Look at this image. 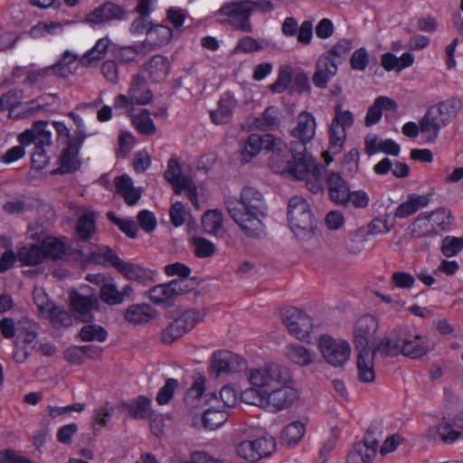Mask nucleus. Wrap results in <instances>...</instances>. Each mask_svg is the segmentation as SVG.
<instances>
[{
  "label": "nucleus",
  "mask_w": 463,
  "mask_h": 463,
  "mask_svg": "<svg viewBox=\"0 0 463 463\" xmlns=\"http://www.w3.org/2000/svg\"><path fill=\"white\" fill-rule=\"evenodd\" d=\"M225 206L230 217L247 237H261L265 229L262 220L267 215L268 207L260 191L245 186L241 191L240 199L228 197Z\"/></svg>",
  "instance_id": "obj_1"
},
{
  "label": "nucleus",
  "mask_w": 463,
  "mask_h": 463,
  "mask_svg": "<svg viewBox=\"0 0 463 463\" xmlns=\"http://www.w3.org/2000/svg\"><path fill=\"white\" fill-rule=\"evenodd\" d=\"M429 350L426 336L413 335L409 326L395 327L389 336L383 337L374 346V352H379L383 358L404 356L416 359L423 356Z\"/></svg>",
  "instance_id": "obj_2"
},
{
  "label": "nucleus",
  "mask_w": 463,
  "mask_h": 463,
  "mask_svg": "<svg viewBox=\"0 0 463 463\" xmlns=\"http://www.w3.org/2000/svg\"><path fill=\"white\" fill-rule=\"evenodd\" d=\"M250 381L253 387L241 392V402L266 409L267 388L273 383H287L290 381V373L287 367L271 363L262 369L251 370Z\"/></svg>",
  "instance_id": "obj_3"
},
{
  "label": "nucleus",
  "mask_w": 463,
  "mask_h": 463,
  "mask_svg": "<svg viewBox=\"0 0 463 463\" xmlns=\"http://www.w3.org/2000/svg\"><path fill=\"white\" fill-rule=\"evenodd\" d=\"M461 100L456 97L439 102L429 108L420 120L421 133H428L427 142L433 143L439 130L454 118L461 109Z\"/></svg>",
  "instance_id": "obj_4"
},
{
  "label": "nucleus",
  "mask_w": 463,
  "mask_h": 463,
  "mask_svg": "<svg viewBox=\"0 0 463 463\" xmlns=\"http://www.w3.org/2000/svg\"><path fill=\"white\" fill-rule=\"evenodd\" d=\"M288 221L292 232L299 240L312 238L317 230L315 218L309 203L301 196H293L288 203Z\"/></svg>",
  "instance_id": "obj_5"
},
{
  "label": "nucleus",
  "mask_w": 463,
  "mask_h": 463,
  "mask_svg": "<svg viewBox=\"0 0 463 463\" xmlns=\"http://www.w3.org/2000/svg\"><path fill=\"white\" fill-rule=\"evenodd\" d=\"M68 116L73 120L77 128L74 131L73 139H70L68 147H64L59 156L60 167L53 170L52 174L65 175L77 172L81 166L79 153L84 140L87 137L85 125L81 117L71 111Z\"/></svg>",
  "instance_id": "obj_6"
},
{
  "label": "nucleus",
  "mask_w": 463,
  "mask_h": 463,
  "mask_svg": "<svg viewBox=\"0 0 463 463\" xmlns=\"http://www.w3.org/2000/svg\"><path fill=\"white\" fill-rule=\"evenodd\" d=\"M260 150L271 152L269 163V165L271 161L275 160L276 157H279L280 155L288 153L287 145L280 138L275 137L272 134H250L241 151V163L243 165L249 163Z\"/></svg>",
  "instance_id": "obj_7"
},
{
  "label": "nucleus",
  "mask_w": 463,
  "mask_h": 463,
  "mask_svg": "<svg viewBox=\"0 0 463 463\" xmlns=\"http://www.w3.org/2000/svg\"><path fill=\"white\" fill-rule=\"evenodd\" d=\"M270 168L277 173L288 172L298 180H304L313 172H319V165L311 156L289 159L288 152L271 161Z\"/></svg>",
  "instance_id": "obj_8"
},
{
  "label": "nucleus",
  "mask_w": 463,
  "mask_h": 463,
  "mask_svg": "<svg viewBox=\"0 0 463 463\" xmlns=\"http://www.w3.org/2000/svg\"><path fill=\"white\" fill-rule=\"evenodd\" d=\"M318 347L323 358L334 367H343L350 358L351 346L346 340L323 335L319 338Z\"/></svg>",
  "instance_id": "obj_9"
},
{
  "label": "nucleus",
  "mask_w": 463,
  "mask_h": 463,
  "mask_svg": "<svg viewBox=\"0 0 463 463\" xmlns=\"http://www.w3.org/2000/svg\"><path fill=\"white\" fill-rule=\"evenodd\" d=\"M378 321L372 315L361 317L354 327V345L357 352L373 351Z\"/></svg>",
  "instance_id": "obj_10"
},
{
  "label": "nucleus",
  "mask_w": 463,
  "mask_h": 463,
  "mask_svg": "<svg viewBox=\"0 0 463 463\" xmlns=\"http://www.w3.org/2000/svg\"><path fill=\"white\" fill-rule=\"evenodd\" d=\"M282 321L288 332L301 341L309 338L313 328L312 318L297 307H288L282 312Z\"/></svg>",
  "instance_id": "obj_11"
},
{
  "label": "nucleus",
  "mask_w": 463,
  "mask_h": 463,
  "mask_svg": "<svg viewBox=\"0 0 463 463\" xmlns=\"http://www.w3.org/2000/svg\"><path fill=\"white\" fill-rule=\"evenodd\" d=\"M222 16L229 17V24L234 29L244 33L253 31L250 23V16L253 14V8L250 5H243L241 3H224L218 10Z\"/></svg>",
  "instance_id": "obj_12"
},
{
  "label": "nucleus",
  "mask_w": 463,
  "mask_h": 463,
  "mask_svg": "<svg viewBox=\"0 0 463 463\" xmlns=\"http://www.w3.org/2000/svg\"><path fill=\"white\" fill-rule=\"evenodd\" d=\"M247 368V362L240 355L227 350L214 352L211 357V370L215 377L241 372Z\"/></svg>",
  "instance_id": "obj_13"
},
{
  "label": "nucleus",
  "mask_w": 463,
  "mask_h": 463,
  "mask_svg": "<svg viewBox=\"0 0 463 463\" xmlns=\"http://www.w3.org/2000/svg\"><path fill=\"white\" fill-rule=\"evenodd\" d=\"M199 315L200 313L195 309L184 312L181 316L169 323L162 331V342L165 345H170L175 340L192 330L200 319Z\"/></svg>",
  "instance_id": "obj_14"
},
{
  "label": "nucleus",
  "mask_w": 463,
  "mask_h": 463,
  "mask_svg": "<svg viewBox=\"0 0 463 463\" xmlns=\"http://www.w3.org/2000/svg\"><path fill=\"white\" fill-rule=\"evenodd\" d=\"M286 383H273L267 388L266 410L278 412L291 406L297 399V391Z\"/></svg>",
  "instance_id": "obj_15"
},
{
  "label": "nucleus",
  "mask_w": 463,
  "mask_h": 463,
  "mask_svg": "<svg viewBox=\"0 0 463 463\" xmlns=\"http://www.w3.org/2000/svg\"><path fill=\"white\" fill-rule=\"evenodd\" d=\"M126 16L127 10L124 6L108 1L88 14L82 20V23L91 25H100L113 21L124 20Z\"/></svg>",
  "instance_id": "obj_16"
},
{
  "label": "nucleus",
  "mask_w": 463,
  "mask_h": 463,
  "mask_svg": "<svg viewBox=\"0 0 463 463\" xmlns=\"http://www.w3.org/2000/svg\"><path fill=\"white\" fill-rule=\"evenodd\" d=\"M70 300L72 309L80 316L82 323H92L94 316L91 310H99V301L94 295L83 296L77 291L70 294Z\"/></svg>",
  "instance_id": "obj_17"
},
{
  "label": "nucleus",
  "mask_w": 463,
  "mask_h": 463,
  "mask_svg": "<svg viewBox=\"0 0 463 463\" xmlns=\"http://www.w3.org/2000/svg\"><path fill=\"white\" fill-rule=\"evenodd\" d=\"M118 408L126 411L131 418L136 420H153L155 416L151 400L144 395L128 401H121L118 403Z\"/></svg>",
  "instance_id": "obj_18"
},
{
  "label": "nucleus",
  "mask_w": 463,
  "mask_h": 463,
  "mask_svg": "<svg viewBox=\"0 0 463 463\" xmlns=\"http://www.w3.org/2000/svg\"><path fill=\"white\" fill-rule=\"evenodd\" d=\"M337 62L328 55H321L316 64L312 80L316 87L325 89L327 82L336 74Z\"/></svg>",
  "instance_id": "obj_19"
},
{
  "label": "nucleus",
  "mask_w": 463,
  "mask_h": 463,
  "mask_svg": "<svg viewBox=\"0 0 463 463\" xmlns=\"http://www.w3.org/2000/svg\"><path fill=\"white\" fill-rule=\"evenodd\" d=\"M330 199L336 204L346 206V200L350 193L347 182L339 173L331 172L326 178Z\"/></svg>",
  "instance_id": "obj_20"
},
{
  "label": "nucleus",
  "mask_w": 463,
  "mask_h": 463,
  "mask_svg": "<svg viewBox=\"0 0 463 463\" xmlns=\"http://www.w3.org/2000/svg\"><path fill=\"white\" fill-rule=\"evenodd\" d=\"M379 354L373 351H360L357 354L358 380L364 383H371L375 380L373 358Z\"/></svg>",
  "instance_id": "obj_21"
},
{
  "label": "nucleus",
  "mask_w": 463,
  "mask_h": 463,
  "mask_svg": "<svg viewBox=\"0 0 463 463\" xmlns=\"http://www.w3.org/2000/svg\"><path fill=\"white\" fill-rule=\"evenodd\" d=\"M181 172V165L177 158H170L164 176L172 184L175 194H181L184 188L188 187L192 183V180L187 176L182 175Z\"/></svg>",
  "instance_id": "obj_22"
},
{
  "label": "nucleus",
  "mask_w": 463,
  "mask_h": 463,
  "mask_svg": "<svg viewBox=\"0 0 463 463\" xmlns=\"http://www.w3.org/2000/svg\"><path fill=\"white\" fill-rule=\"evenodd\" d=\"M118 271L125 279L137 281L144 286L153 281L154 272L137 263L124 261Z\"/></svg>",
  "instance_id": "obj_23"
},
{
  "label": "nucleus",
  "mask_w": 463,
  "mask_h": 463,
  "mask_svg": "<svg viewBox=\"0 0 463 463\" xmlns=\"http://www.w3.org/2000/svg\"><path fill=\"white\" fill-rule=\"evenodd\" d=\"M128 94L137 105L148 104L153 99V93L147 87L146 78L140 74L133 77Z\"/></svg>",
  "instance_id": "obj_24"
},
{
  "label": "nucleus",
  "mask_w": 463,
  "mask_h": 463,
  "mask_svg": "<svg viewBox=\"0 0 463 463\" xmlns=\"http://www.w3.org/2000/svg\"><path fill=\"white\" fill-rule=\"evenodd\" d=\"M316 134V120L314 116L307 111H302L298 116V126L291 131V135L297 139L312 140Z\"/></svg>",
  "instance_id": "obj_25"
},
{
  "label": "nucleus",
  "mask_w": 463,
  "mask_h": 463,
  "mask_svg": "<svg viewBox=\"0 0 463 463\" xmlns=\"http://www.w3.org/2000/svg\"><path fill=\"white\" fill-rule=\"evenodd\" d=\"M235 99L230 94H223L218 101V108L211 111V119L216 125L227 124L232 117V109L236 106Z\"/></svg>",
  "instance_id": "obj_26"
},
{
  "label": "nucleus",
  "mask_w": 463,
  "mask_h": 463,
  "mask_svg": "<svg viewBox=\"0 0 463 463\" xmlns=\"http://www.w3.org/2000/svg\"><path fill=\"white\" fill-rule=\"evenodd\" d=\"M155 313L148 304H133L126 309L124 318L133 325L146 324L155 317Z\"/></svg>",
  "instance_id": "obj_27"
},
{
  "label": "nucleus",
  "mask_w": 463,
  "mask_h": 463,
  "mask_svg": "<svg viewBox=\"0 0 463 463\" xmlns=\"http://www.w3.org/2000/svg\"><path fill=\"white\" fill-rule=\"evenodd\" d=\"M145 70L153 82H160L166 78L170 71V62L163 55H154L148 62L144 65Z\"/></svg>",
  "instance_id": "obj_28"
},
{
  "label": "nucleus",
  "mask_w": 463,
  "mask_h": 463,
  "mask_svg": "<svg viewBox=\"0 0 463 463\" xmlns=\"http://www.w3.org/2000/svg\"><path fill=\"white\" fill-rule=\"evenodd\" d=\"M173 37V30L163 24H152L146 30V38L144 43L153 47V49L160 48L166 45Z\"/></svg>",
  "instance_id": "obj_29"
},
{
  "label": "nucleus",
  "mask_w": 463,
  "mask_h": 463,
  "mask_svg": "<svg viewBox=\"0 0 463 463\" xmlns=\"http://www.w3.org/2000/svg\"><path fill=\"white\" fill-rule=\"evenodd\" d=\"M172 288L170 282L154 286L147 291L148 298L156 306L173 307L176 296Z\"/></svg>",
  "instance_id": "obj_30"
},
{
  "label": "nucleus",
  "mask_w": 463,
  "mask_h": 463,
  "mask_svg": "<svg viewBox=\"0 0 463 463\" xmlns=\"http://www.w3.org/2000/svg\"><path fill=\"white\" fill-rule=\"evenodd\" d=\"M429 202V197L426 195L411 194L408 195L407 201L403 202L396 208L394 216L400 219L406 218L415 213L420 208L426 207Z\"/></svg>",
  "instance_id": "obj_31"
},
{
  "label": "nucleus",
  "mask_w": 463,
  "mask_h": 463,
  "mask_svg": "<svg viewBox=\"0 0 463 463\" xmlns=\"http://www.w3.org/2000/svg\"><path fill=\"white\" fill-rule=\"evenodd\" d=\"M279 125L280 111L275 106L267 107L261 116L255 118L253 120L255 128L261 131L276 129Z\"/></svg>",
  "instance_id": "obj_32"
},
{
  "label": "nucleus",
  "mask_w": 463,
  "mask_h": 463,
  "mask_svg": "<svg viewBox=\"0 0 463 463\" xmlns=\"http://www.w3.org/2000/svg\"><path fill=\"white\" fill-rule=\"evenodd\" d=\"M36 305L41 312H48L52 323L62 326H70L72 324L71 316L64 308L55 306L53 303L49 304L48 301L44 305L43 300L42 303L36 301Z\"/></svg>",
  "instance_id": "obj_33"
},
{
  "label": "nucleus",
  "mask_w": 463,
  "mask_h": 463,
  "mask_svg": "<svg viewBox=\"0 0 463 463\" xmlns=\"http://www.w3.org/2000/svg\"><path fill=\"white\" fill-rule=\"evenodd\" d=\"M305 431V423L300 420L292 421L282 430V444L287 447H295L304 437Z\"/></svg>",
  "instance_id": "obj_34"
},
{
  "label": "nucleus",
  "mask_w": 463,
  "mask_h": 463,
  "mask_svg": "<svg viewBox=\"0 0 463 463\" xmlns=\"http://www.w3.org/2000/svg\"><path fill=\"white\" fill-rule=\"evenodd\" d=\"M376 449L362 442L354 443L346 456L347 463H368L376 456Z\"/></svg>",
  "instance_id": "obj_35"
},
{
  "label": "nucleus",
  "mask_w": 463,
  "mask_h": 463,
  "mask_svg": "<svg viewBox=\"0 0 463 463\" xmlns=\"http://www.w3.org/2000/svg\"><path fill=\"white\" fill-rule=\"evenodd\" d=\"M109 43L110 40L108 37L98 40L94 47L85 52L80 58V64L89 67L92 65V62L102 60L106 55Z\"/></svg>",
  "instance_id": "obj_36"
},
{
  "label": "nucleus",
  "mask_w": 463,
  "mask_h": 463,
  "mask_svg": "<svg viewBox=\"0 0 463 463\" xmlns=\"http://www.w3.org/2000/svg\"><path fill=\"white\" fill-rule=\"evenodd\" d=\"M40 245L43 249L44 260H61L65 255L66 247L60 239L54 237H47L43 240Z\"/></svg>",
  "instance_id": "obj_37"
},
{
  "label": "nucleus",
  "mask_w": 463,
  "mask_h": 463,
  "mask_svg": "<svg viewBox=\"0 0 463 463\" xmlns=\"http://www.w3.org/2000/svg\"><path fill=\"white\" fill-rule=\"evenodd\" d=\"M286 355L294 364L307 366L314 362L313 356L316 354L303 345H290L287 347Z\"/></svg>",
  "instance_id": "obj_38"
},
{
  "label": "nucleus",
  "mask_w": 463,
  "mask_h": 463,
  "mask_svg": "<svg viewBox=\"0 0 463 463\" xmlns=\"http://www.w3.org/2000/svg\"><path fill=\"white\" fill-rule=\"evenodd\" d=\"M17 258L23 265L26 266H35L44 260L43 249L38 244L22 247L18 250Z\"/></svg>",
  "instance_id": "obj_39"
},
{
  "label": "nucleus",
  "mask_w": 463,
  "mask_h": 463,
  "mask_svg": "<svg viewBox=\"0 0 463 463\" xmlns=\"http://www.w3.org/2000/svg\"><path fill=\"white\" fill-rule=\"evenodd\" d=\"M228 420V413L223 410L210 408L206 410L202 417L203 426L207 430H216Z\"/></svg>",
  "instance_id": "obj_40"
},
{
  "label": "nucleus",
  "mask_w": 463,
  "mask_h": 463,
  "mask_svg": "<svg viewBox=\"0 0 463 463\" xmlns=\"http://www.w3.org/2000/svg\"><path fill=\"white\" fill-rule=\"evenodd\" d=\"M150 116L151 112L147 109H144L132 118V124L140 134L152 136L156 132V128Z\"/></svg>",
  "instance_id": "obj_41"
},
{
  "label": "nucleus",
  "mask_w": 463,
  "mask_h": 463,
  "mask_svg": "<svg viewBox=\"0 0 463 463\" xmlns=\"http://www.w3.org/2000/svg\"><path fill=\"white\" fill-rule=\"evenodd\" d=\"M95 231V220L92 213H85L79 218L76 232L80 240L88 241Z\"/></svg>",
  "instance_id": "obj_42"
},
{
  "label": "nucleus",
  "mask_w": 463,
  "mask_h": 463,
  "mask_svg": "<svg viewBox=\"0 0 463 463\" xmlns=\"http://www.w3.org/2000/svg\"><path fill=\"white\" fill-rule=\"evenodd\" d=\"M458 430L459 429L454 425V418L451 421L443 419L437 426V431L441 440L446 444H451L462 436V432Z\"/></svg>",
  "instance_id": "obj_43"
},
{
  "label": "nucleus",
  "mask_w": 463,
  "mask_h": 463,
  "mask_svg": "<svg viewBox=\"0 0 463 463\" xmlns=\"http://www.w3.org/2000/svg\"><path fill=\"white\" fill-rule=\"evenodd\" d=\"M364 227H360L349 233L346 241V250L350 254L358 255L364 249V242L367 241Z\"/></svg>",
  "instance_id": "obj_44"
},
{
  "label": "nucleus",
  "mask_w": 463,
  "mask_h": 463,
  "mask_svg": "<svg viewBox=\"0 0 463 463\" xmlns=\"http://www.w3.org/2000/svg\"><path fill=\"white\" fill-rule=\"evenodd\" d=\"M79 336L82 341L91 342L99 341L104 342L108 337L107 330L97 324H90L81 327Z\"/></svg>",
  "instance_id": "obj_45"
},
{
  "label": "nucleus",
  "mask_w": 463,
  "mask_h": 463,
  "mask_svg": "<svg viewBox=\"0 0 463 463\" xmlns=\"http://www.w3.org/2000/svg\"><path fill=\"white\" fill-rule=\"evenodd\" d=\"M222 213L218 209L208 210L203 216L202 223L208 233H216L222 225Z\"/></svg>",
  "instance_id": "obj_46"
},
{
  "label": "nucleus",
  "mask_w": 463,
  "mask_h": 463,
  "mask_svg": "<svg viewBox=\"0 0 463 463\" xmlns=\"http://www.w3.org/2000/svg\"><path fill=\"white\" fill-rule=\"evenodd\" d=\"M292 80V68L289 65L280 66L277 80L269 86L274 93L284 92Z\"/></svg>",
  "instance_id": "obj_47"
},
{
  "label": "nucleus",
  "mask_w": 463,
  "mask_h": 463,
  "mask_svg": "<svg viewBox=\"0 0 463 463\" xmlns=\"http://www.w3.org/2000/svg\"><path fill=\"white\" fill-rule=\"evenodd\" d=\"M107 218L112 222L118 228L125 233L128 237L135 239L137 235V226L132 220H124L116 215L112 211L107 213Z\"/></svg>",
  "instance_id": "obj_48"
},
{
  "label": "nucleus",
  "mask_w": 463,
  "mask_h": 463,
  "mask_svg": "<svg viewBox=\"0 0 463 463\" xmlns=\"http://www.w3.org/2000/svg\"><path fill=\"white\" fill-rule=\"evenodd\" d=\"M99 298L109 306L122 304V296L114 283L108 282L100 287Z\"/></svg>",
  "instance_id": "obj_49"
},
{
  "label": "nucleus",
  "mask_w": 463,
  "mask_h": 463,
  "mask_svg": "<svg viewBox=\"0 0 463 463\" xmlns=\"http://www.w3.org/2000/svg\"><path fill=\"white\" fill-rule=\"evenodd\" d=\"M251 442L260 459L270 456L276 449V441L272 436H263Z\"/></svg>",
  "instance_id": "obj_50"
},
{
  "label": "nucleus",
  "mask_w": 463,
  "mask_h": 463,
  "mask_svg": "<svg viewBox=\"0 0 463 463\" xmlns=\"http://www.w3.org/2000/svg\"><path fill=\"white\" fill-rule=\"evenodd\" d=\"M426 219L431 220L433 224L441 231L447 230L452 223L451 212L447 208H439L431 212Z\"/></svg>",
  "instance_id": "obj_51"
},
{
  "label": "nucleus",
  "mask_w": 463,
  "mask_h": 463,
  "mask_svg": "<svg viewBox=\"0 0 463 463\" xmlns=\"http://www.w3.org/2000/svg\"><path fill=\"white\" fill-rule=\"evenodd\" d=\"M353 47V43L350 39H340L332 48L322 55H328L330 58L335 59L338 63L342 61L345 54H347Z\"/></svg>",
  "instance_id": "obj_52"
},
{
  "label": "nucleus",
  "mask_w": 463,
  "mask_h": 463,
  "mask_svg": "<svg viewBox=\"0 0 463 463\" xmlns=\"http://www.w3.org/2000/svg\"><path fill=\"white\" fill-rule=\"evenodd\" d=\"M383 426L379 421H373L370 424L368 429L365 431L363 440L361 441L363 444L368 445L378 449L379 441L382 438L383 434Z\"/></svg>",
  "instance_id": "obj_53"
},
{
  "label": "nucleus",
  "mask_w": 463,
  "mask_h": 463,
  "mask_svg": "<svg viewBox=\"0 0 463 463\" xmlns=\"http://www.w3.org/2000/svg\"><path fill=\"white\" fill-rule=\"evenodd\" d=\"M21 90L15 89L8 90L6 93L0 97V111L9 110L10 114H13L15 109H18V104L20 103L19 99L21 96Z\"/></svg>",
  "instance_id": "obj_54"
},
{
  "label": "nucleus",
  "mask_w": 463,
  "mask_h": 463,
  "mask_svg": "<svg viewBox=\"0 0 463 463\" xmlns=\"http://www.w3.org/2000/svg\"><path fill=\"white\" fill-rule=\"evenodd\" d=\"M77 60V55L73 54L70 51H66L63 53L62 58L55 64L51 66L53 69V73L62 78H66L71 72L70 65Z\"/></svg>",
  "instance_id": "obj_55"
},
{
  "label": "nucleus",
  "mask_w": 463,
  "mask_h": 463,
  "mask_svg": "<svg viewBox=\"0 0 463 463\" xmlns=\"http://www.w3.org/2000/svg\"><path fill=\"white\" fill-rule=\"evenodd\" d=\"M463 250V237L447 236L442 241L441 252L450 258L456 256Z\"/></svg>",
  "instance_id": "obj_56"
},
{
  "label": "nucleus",
  "mask_w": 463,
  "mask_h": 463,
  "mask_svg": "<svg viewBox=\"0 0 463 463\" xmlns=\"http://www.w3.org/2000/svg\"><path fill=\"white\" fill-rule=\"evenodd\" d=\"M179 385V383L176 379L174 378H168L165 381V385L160 388L158 391L156 400L158 404L165 405L169 403L171 399L173 398V395L175 393V391L177 389Z\"/></svg>",
  "instance_id": "obj_57"
},
{
  "label": "nucleus",
  "mask_w": 463,
  "mask_h": 463,
  "mask_svg": "<svg viewBox=\"0 0 463 463\" xmlns=\"http://www.w3.org/2000/svg\"><path fill=\"white\" fill-rule=\"evenodd\" d=\"M193 244L194 246V254L198 258L211 257L216 250L215 245L209 240L203 237L194 238Z\"/></svg>",
  "instance_id": "obj_58"
},
{
  "label": "nucleus",
  "mask_w": 463,
  "mask_h": 463,
  "mask_svg": "<svg viewBox=\"0 0 463 463\" xmlns=\"http://www.w3.org/2000/svg\"><path fill=\"white\" fill-rule=\"evenodd\" d=\"M345 139V130L340 129L337 126L331 124L329 128V150L333 154L339 153Z\"/></svg>",
  "instance_id": "obj_59"
},
{
  "label": "nucleus",
  "mask_w": 463,
  "mask_h": 463,
  "mask_svg": "<svg viewBox=\"0 0 463 463\" xmlns=\"http://www.w3.org/2000/svg\"><path fill=\"white\" fill-rule=\"evenodd\" d=\"M47 144L35 143L34 150L32 153V167L35 170L43 169L49 163L44 146Z\"/></svg>",
  "instance_id": "obj_60"
},
{
  "label": "nucleus",
  "mask_w": 463,
  "mask_h": 463,
  "mask_svg": "<svg viewBox=\"0 0 463 463\" xmlns=\"http://www.w3.org/2000/svg\"><path fill=\"white\" fill-rule=\"evenodd\" d=\"M354 124V115L349 110L343 111L340 105L335 107V118L332 125L341 128L345 130L346 128H350Z\"/></svg>",
  "instance_id": "obj_61"
},
{
  "label": "nucleus",
  "mask_w": 463,
  "mask_h": 463,
  "mask_svg": "<svg viewBox=\"0 0 463 463\" xmlns=\"http://www.w3.org/2000/svg\"><path fill=\"white\" fill-rule=\"evenodd\" d=\"M368 63L369 55L364 47L355 50L350 58L351 68L355 71H364Z\"/></svg>",
  "instance_id": "obj_62"
},
{
  "label": "nucleus",
  "mask_w": 463,
  "mask_h": 463,
  "mask_svg": "<svg viewBox=\"0 0 463 463\" xmlns=\"http://www.w3.org/2000/svg\"><path fill=\"white\" fill-rule=\"evenodd\" d=\"M170 284L176 297L192 291L198 285L197 278H191L189 280L187 279H172Z\"/></svg>",
  "instance_id": "obj_63"
},
{
  "label": "nucleus",
  "mask_w": 463,
  "mask_h": 463,
  "mask_svg": "<svg viewBox=\"0 0 463 463\" xmlns=\"http://www.w3.org/2000/svg\"><path fill=\"white\" fill-rule=\"evenodd\" d=\"M137 222L140 228L146 232H153L156 227V218L149 210H142L138 213Z\"/></svg>",
  "instance_id": "obj_64"
}]
</instances>
